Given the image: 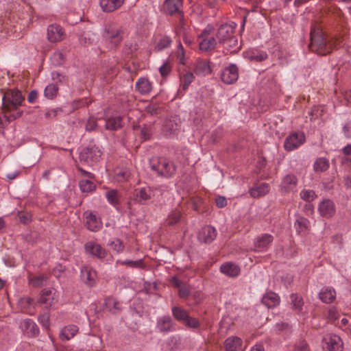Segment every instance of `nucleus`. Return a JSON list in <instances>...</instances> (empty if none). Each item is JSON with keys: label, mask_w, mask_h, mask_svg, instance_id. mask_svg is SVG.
<instances>
[{"label": "nucleus", "mask_w": 351, "mask_h": 351, "mask_svg": "<svg viewBox=\"0 0 351 351\" xmlns=\"http://www.w3.org/2000/svg\"><path fill=\"white\" fill-rule=\"evenodd\" d=\"M124 0H101L100 6L105 12H112L119 8Z\"/></svg>", "instance_id": "16"}, {"label": "nucleus", "mask_w": 351, "mask_h": 351, "mask_svg": "<svg viewBox=\"0 0 351 351\" xmlns=\"http://www.w3.org/2000/svg\"><path fill=\"white\" fill-rule=\"evenodd\" d=\"M270 190L269 185L267 183H262L258 186L252 187L250 190V195L254 198H258L267 195Z\"/></svg>", "instance_id": "20"}, {"label": "nucleus", "mask_w": 351, "mask_h": 351, "mask_svg": "<svg viewBox=\"0 0 351 351\" xmlns=\"http://www.w3.org/2000/svg\"><path fill=\"white\" fill-rule=\"evenodd\" d=\"M171 43V38L167 36H162L158 43H157L156 48L157 50L160 51L164 49L165 48H167L170 45Z\"/></svg>", "instance_id": "41"}, {"label": "nucleus", "mask_w": 351, "mask_h": 351, "mask_svg": "<svg viewBox=\"0 0 351 351\" xmlns=\"http://www.w3.org/2000/svg\"><path fill=\"white\" fill-rule=\"evenodd\" d=\"M23 327L24 330L27 331L29 330V328L34 327V322L29 319H26L23 322Z\"/></svg>", "instance_id": "63"}, {"label": "nucleus", "mask_w": 351, "mask_h": 351, "mask_svg": "<svg viewBox=\"0 0 351 351\" xmlns=\"http://www.w3.org/2000/svg\"><path fill=\"white\" fill-rule=\"evenodd\" d=\"M323 346L325 351H342L343 342L341 338L336 335H328L324 337Z\"/></svg>", "instance_id": "6"}, {"label": "nucleus", "mask_w": 351, "mask_h": 351, "mask_svg": "<svg viewBox=\"0 0 351 351\" xmlns=\"http://www.w3.org/2000/svg\"><path fill=\"white\" fill-rule=\"evenodd\" d=\"M24 97L19 90H9L6 91L2 99V110L4 112L16 110L21 106Z\"/></svg>", "instance_id": "2"}, {"label": "nucleus", "mask_w": 351, "mask_h": 351, "mask_svg": "<svg viewBox=\"0 0 351 351\" xmlns=\"http://www.w3.org/2000/svg\"><path fill=\"white\" fill-rule=\"evenodd\" d=\"M51 295V290L49 289H45L42 291L39 302L41 304H48L50 300V295Z\"/></svg>", "instance_id": "44"}, {"label": "nucleus", "mask_w": 351, "mask_h": 351, "mask_svg": "<svg viewBox=\"0 0 351 351\" xmlns=\"http://www.w3.org/2000/svg\"><path fill=\"white\" fill-rule=\"evenodd\" d=\"M319 211L322 217H331L335 213V205L331 200L324 199L319 206Z\"/></svg>", "instance_id": "15"}, {"label": "nucleus", "mask_w": 351, "mask_h": 351, "mask_svg": "<svg viewBox=\"0 0 351 351\" xmlns=\"http://www.w3.org/2000/svg\"><path fill=\"white\" fill-rule=\"evenodd\" d=\"M156 326L161 332H169L173 327L172 319L169 316H163L158 319Z\"/></svg>", "instance_id": "24"}, {"label": "nucleus", "mask_w": 351, "mask_h": 351, "mask_svg": "<svg viewBox=\"0 0 351 351\" xmlns=\"http://www.w3.org/2000/svg\"><path fill=\"white\" fill-rule=\"evenodd\" d=\"M97 127V123L96 119L90 117L86 125V130L90 132L95 130Z\"/></svg>", "instance_id": "53"}, {"label": "nucleus", "mask_w": 351, "mask_h": 351, "mask_svg": "<svg viewBox=\"0 0 351 351\" xmlns=\"http://www.w3.org/2000/svg\"><path fill=\"white\" fill-rule=\"evenodd\" d=\"M141 138L144 140H147L152 135V129L150 127L145 125L141 130Z\"/></svg>", "instance_id": "54"}, {"label": "nucleus", "mask_w": 351, "mask_h": 351, "mask_svg": "<svg viewBox=\"0 0 351 351\" xmlns=\"http://www.w3.org/2000/svg\"><path fill=\"white\" fill-rule=\"evenodd\" d=\"M274 237L269 234H265L256 239L254 247L258 250L265 249L273 241Z\"/></svg>", "instance_id": "27"}, {"label": "nucleus", "mask_w": 351, "mask_h": 351, "mask_svg": "<svg viewBox=\"0 0 351 351\" xmlns=\"http://www.w3.org/2000/svg\"><path fill=\"white\" fill-rule=\"evenodd\" d=\"M329 167L328 160L326 158H319L314 163V170L316 172H323Z\"/></svg>", "instance_id": "34"}, {"label": "nucleus", "mask_w": 351, "mask_h": 351, "mask_svg": "<svg viewBox=\"0 0 351 351\" xmlns=\"http://www.w3.org/2000/svg\"><path fill=\"white\" fill-rule=\"evenodd\" d=\"M177 125L171 120H167L165 121L164 125V128L166 131L171 133L173 131L176 130L177 128Z\"/></svg>", "instance_id": "56"}, {"label": "nucleus", "mask_w": 351, "mask_h": 351, "mask_svg": "<svg viewBox=\"0 0 351 351\" xmlns=\"http://www.w3.org/2000/svg\"><path fill=\"white\" fill-rule=\"evenodd\" d=\"M38 97V92L35 90L30 91L27 96V100L29 103H33Z\"/></svg>", "instance_id": "62"}, {"label": "nucleus", "mask_w": 351, "mask_h": 351, "mask_svg": "<svg viewBox=\"0 0 351 351\" xmlns=\"http://www.w3.org/2000/svg\"><path fill=\"white\" fill-rule=\"evenodd\" d=\"M101 156V152L95 145L87 147L80 154V160L89 165L99 161Z\"/></svg>", "instance_id": "5"}, {"label": "nucleus", "mask_w": 351, "mask_h": 351, "mask_svg": "<svg viewBox=\"0 0 351 351\" xmlns=\"http://www.w3.org/2000/svg\"><path fill=\"white\" fill-rule=\"evenodd\" d=\"M184 323L186 326L193 328H197L200 326L199 320L196 318L191 317L189 315H188V318L184 320Z\"/></svg>", "instance_id": "47"}, {"label": "nucleus", "mask_w": 351, "mask_h": 351, "mask_svg": "<svg viewBox=\"0 0 351 351\" xmlns=\"http://www.w3.org/2000/svg\"><path fill=\"white\" fill-rule=\"evenodd\" d=\"M221 271L229 276L235 277L240 273V268L234 263H226L221 266Z\"/></svg>", "instance_id": "28"}, {"label": "nucleus", "mask_w": 351, "mask_h": 351, "mask_svg": "<svg viewBox=\"0 0 351 351\" xmlns=\"http://www.w3.org/2000/svg\"><path fill=\"white\" fill-rule=\"evenodd\" d=\"M78 332V327L75 325L65 326L60 332V339L69 340L73 338Z\"/></svg>", "instance_id": "31"}, {"label": "nucleus", "mask_w": 351, "mask_h": 351, "mask_svg": "<svg viewBox=\"0 0 351 351\" xmlns=\"http://www.w3.org/2000/svg\"><path fill=\"white\" fill-rule=\"evenodd\" d=\"M182 217V213L179 210H173L166 219V224L169 226H172L177 224Z\"/></svg>", "instance_id": "32"}, {"label": "nucleus", "mask_w": 351, "mask_h": 351, "mask_svg": "<svg viewBox=\"0 0 351 351\" xmlns=\"http://www.w3.org/2000/svg\"><path fill=\"white\" fill-rule=\"evenodd\" d=\"M304 141L303 133H293L286 138L284 146L286 150L291 151L301 145Z\"/></svg>", "instance_id": "9"}, {"label": "nucleus", "mask_w": 351, "mask_h": 351, "mask_svg": "<svg viewBox=\"0 0 351 351\" xmlns=\"http://www.w3.org/2000/svg\"><path fill=\"white\" fill-rule=\"evenodd\" d=\"M106 197L108 202L113 206H117L119 204V195L117 190H110L106 193Z\"/></svg>", "instance_id": "38"}, {"label": "nucleus", "mask_w": 351, "mask_h": 351, "mask_svg": "<svg viewBox=\"0 0 351 351\" xmlns=\"http://www.w3.org/2000/svg\"><path fill=\"white\" fill-rule=\"evenodd\" d=\"M20 222L26 224L31 221V217L29 215H26L24 213H20L19 215Z\"/></svg>", "instance_id": "60"}, {"label": "nucleus", "mask_w": 351, "mask_h": 351, "mask_svg": "<svg viewBox=\"0 0 351 351\" xmlns=\"http://www.w3.org/2000/svg\"><path fill=\"white\" fill-rule=\"evenodd\" d=\"M171 69L170 63L167 61L159 68V71L162 77H166L171 72Z\"/></svg>", "instance_id": "50"}, {"label": "nucleus", "mask_w": 351, "mask_h": 351, "mask_svg": "<svg viewBox=\"0 0 351 351\" xmlns=\"http://www.w3.org/2000/svg\"><path fill=\"white\" fill-rule=\"evenodd\" d=\"M239 77V69L238 67L232 64L228 67H226L221 75V80L227 84H232L235 82Z\"/></svg>", "instance_id": "8"}, {"label": "nucleus", "mask_w": 351, "mask_h": 351, "mask_svg": "<svg viewBox=\"0 0 351 351\" xmlns=\"http://www.w3.org/2000/svg\"><path fill=\"white\" fill-rule=\"evenodd\" d=\"M293 351H309L307 343L304 340H300L295 344Z\"/></svg>", "instance_id": "49"}, {"label": "nucleus", "mask_w": 351, "mask_h": 351, "mask_svg": "<svg viewBox=\"0 0 351 351\" xmlns=\"http://www.w3.org/2000/svg\"><path fill=\"white\" fill-rule=\"evenodd\" d=\"M104 306L108 312L112 314H117L122 309L120 302L113 296L106 298Z\"/></svg>", "instance_id": "14"}, {"label": "nucleus", "mask_w": 351, "mask_h": 351, "mask_svg": "<svg viewBox=\"0 0 351 351\" xmlns=\"http://www.w3.org/2000/svg\"><path fill=\"white\" fill-rule=\"evenodd\" d=\"M328 317L330 319L336 320L339 317L338 312L335 308H330Z\"/></svg>", "instance_id": "61"}, {"label": "nucleus", "mask_w": 351, "mask_h": 351, "mask_svg": "<svg viewBox=\"0 0 351 351\" xmlns=\"http://www.w3.org/2000/svg\"><path fill=\"white\" fill-rule=\"evenodd\" d=\"M136 197L139 202L142 201H147L151 198V191L149 189H146L145 188L141 189L136 193Z\"/></svg>", "instance_id": "39"}, {"label": "nucleus", "mask_w": 351, "mask_h": 351, "mask_svg": "<svg viewBox=\"0 0 351 351\" xmlns=\"http://www.w3.org/2000/svg\"><path fill=\"white\" fill-rule=\"evenodd\" d=\"M182 6V0H165L164 3V11L165 13L173 15L179 14L181 18L183 17L181 8Z\"/></svg>", "instance_id": "11"}, {"label": "nucleus", "mask_w": 351, "mask_h": 351, "mask_svg": "<svg viewBox=\"0 0 351 351\" xmlns=\"http://www.w3.org/2000/svg\"><path fill=\"white\" fill-rule=\"evenodd\" d=\"M209 61L207 60H197L194 73L198 75H206L211 72Z\"/></svg>", "instance_id": "21"}, {"label": "nucleus", "mask_w": 351, "mask_h": 351, "mask_svg": "<svg viewBox=\"0 0 351 351\" xmlns=\"http://www.w3.org/2000/svg\"><path fill=\"white\" fill-rule=\"evenodd\" d=\"M145 111L151 115H155L159 114L161 112V109L158 104H150L146 107Z\"/></svg>", "instance_id": "43"}, {"label": "nucleus", "mask_w": 351, "mask_h": 351, "mask_svg": "<svg viewBox=\"0 0 351 351\" xmlns=\"http://www.w3.org/2000/svg\"><path fill=\"white\" fill-rule=\"evenodd\" d=\"M215 203L217 207L223 208L227 204V200L224 197L219 196L215 199Z\"/></svg>", "instance_id": "58"}, {"label": "nucleus", "mask_w": 351, "mask_h": 351, "mask_svg": "<svg viewBox=\"0 0 351 351\" xmlns=\"http://www.w3.org/2000/svg\"><path fill=\"white\" fill-rule=\"evenodd\" d=\"M301 198L306 202H312L316 197V194L313 190H303L301 193Z\"/></svg>", "instance_id": "42"}, {"label": "nucleus", "mask_w": 351, "mask_h": 351, "mask_svg": "<svg viewBox=\"0 0 351 351\" xmlns=\"http://www.w3.org/2000/svg\"><path fill=\"white\" fill-rule=\"evenodd\" d=\"M122 119L120 117H112L106 121V127L108 130H116L121 127Z\"/></svg>", "instance_id": "35"}, {"label": "nucleus", "mask_w": 351, "mask_h": 351, "mask_svg": "<svg viewBox=\"0 0 351 351\" xmlns=\"http://www.w3.org/2000/svg\"><path fill=\"white\" fill-rule=\"evenodd\" d=\"M291 298L293 308L296 310L300 311L304 304L302 297L296 293H294L291 295Z\"/></svg>", "instance_id": "40"}, {"label": "nucleus", "mask_w": 351, "mask_h": 351, "mask_svg": "<svg viewBox=\"0 0 351 351\" xmlns=\"http://www.w3.org/2000/svg\"><path fill=\"white\" fill-rule=\"evenodd\" d=\"M123 29L112 25L105 27L104 35L105 38L111 45L112 48L117 47L123 40Z\"/></svg>", "instance_id": "3"}, {"label": "nucleus", "mask_w": 351, "mask_h": 351, "mask_svg": "<svg viewBox=\"0 0 351 351\" xmlns=\"http://www.w3.org/2000/svg\"><path fill=\"white\" fill-rule=\"evenodd\" d=\"M86 252L99 258H104L106 256V251L100 245L93 242H88L85 244Z\"/></svg>", "instance_id": "13"}, {"label": "nucleus", "mask_w": 351, "mask_h": 351, "mask_svg": "<svg viewBox=\"0 0 351 351\" xmlns=\"http://www.w3.org/2000/svg\"><path fill=\"white\" fill-rule=\"evenodd\" d=\"M268 56L266 53H261L258 55H256L253 57V59L257 62H262L264 61L267 58Z\"/></svg>", "instance_id": "64"}, {"label": "nucleus", "mask_w": 351, "mask_h": 351, "mask_svg": "<svg viewBox=\"0 0 351 351\" xmlns=\"http://www.w3.org/2000/svg\"><path fill=\"white\" fill-rule=\"evenodd\" d=\"M242 340L238 337H230L224 341V346L226 351H237L241 346Z\"/></svg>", "instance_id": "25"}, {"label": "nucleus", "mask_w": 351, "mask_h": 351, "mask_svg": "<svg viewBox=\"0 0 351 351\" xmlns=\"http://www.w3.org/2000/svg\"><path fill=\"white\" fill-rule=\"evenodd\" d=\"M39 320L42 325L46 328L48 329L49 328V313L46 312L42 314L39 317Z\"/></svg>", "instance_id": "52"}, {"label": "nucleus", "mask_w": 351, "mask_h": 351, "mask_svg": "<svg viewBox=\"0 0 351 351\" xmlns=\"http://www.w3.org/2000/svg\"><path fill=\"white\" fill-rule=\"evenodd\" d=\"M298 179L295 176L292 174L287 175L282 182V189L285 192L293 191L297 185Z\"/></svg>", "instance_id": "23"}, {"label": "nucleus", "mask_w": 351, "mask_h": 351, "mask_svg": "<svg viewBox=\"0 0 351 351\" xmlns=\"http://www.w3.org/2000/svg\"><path fill=\"white\" fill-rule=\"evenodd\" d=\"M176 56L177 58L179 60V63L181 64H184V56H185V51L183 48L182 45L180 43L177 47V52H176Z\"/></svg>", "instance_id": "46"}, {"label": "nucleus", "mask_w": 351, "mask_h": 351, "mask_svg": "<svg viewBox=\"0 0 351 351\" xmlns=\"http://www.w3.org/2000/svg\"><path fill=\"white\" fill-rule=\"evenodd\" d=\"M86 226L91 231H97L101 225V221L92 212H85Z\"/></svg>", "instance_id": "18"}, {"label": "nucleus", "mask_w": 351, "mask_h": 351, "mask_svg": "<svg viewBox=\"0 0 351 351\" xmlns=\"http://www.w3.org/2000/svg\"><path fill=\"white\" fill-rule=\"evenodd\" d=\"M199 43V47L201 51H208L213 50L216 46V40L214 37L201 38Z\"/></svg>", "instance_id": "30"}, {"label": "nucleus", "mask_w": 351, "mask_h": 351, "mask_svg": "<svg viewBox=\"0 0 351 351\" xmlns=\"http://www.w3.org/2000/svg\"><path fill=\"white\" fill-rule=\"evenodd\" d=\"M152 170L156 171L160 176L169 178L176 171V167L173 162L167 161L165 158H159L156 163L151 165Z\"/></svg>", "instance_id": "4"}, {"label": "nucleus", "mask_w": 351, "mask_h": 351, "mask_svg": "<svg viewBox=\"0 0 351 351\" xmlns=\"http://www.w3.org/2000/svg\"><path fill=\"white\" fill-rule=\"evenodd\" d=\"M81 276L84 282L88 286H93L95 283L96 271L88 267H84L81 270Z\"/></svg>", "instance_id": "19"}, {"label": "nucleus", "mask_w": 351, "mask_h": 351, "mask_svg": "<svg viewBox=\"0 0 351 351\" xmlns=\"http://www.w3.org/2000/svg\"><path fill=\"white\" fill-rule=\"evenodd\" d=\"M194 76L193 73L191 72H187L184 76H183V89L186 90L189 84L193 81Z\"/></svg>", "instance_id": "48"}, {"label": "nucleus", "mask_w": 351, "mask_h": 351, "mask_svg": "<svg viewBox=\"0 0 351 351\" xmlns=\"http://www.w3.org/2000/svg\"><path fill=\"white\" fill-rule=\"evenodd\" d=\"M47 280V277L45 275H41L33 278L31 280L32 285L35 287H40L43 285V282Z\"/></svg>", "instance_id": "45"}, {"label": "nucleus", "mask_w": 351, "mask_h": 351, "mask_svg": "<svg viewBox=\"0 0 351 351\" xmlns=\"http://www.w3.org/2000/svg\"><path fill=\"white\" fill-rule=\"evenodd\" d=\"M236 24H223L221 25L217 32V38L220 44H223L229 38L234 36Z\"/></svg>", "instance_id": "7"}, {"label": "nucleus", "mask_w": 351, "mask_h": 351, "mask_svg": "<svg viewBox=\"0 0 351 351\" xmlns=\"http://www.w3.org/2000/svg\"><path fill=\"white\" fill-rule=\"evenodd\" d=\"M223 48L229 51L230 53L237 52L240 49V45L238 42L237 36L229 38L226 42L222 44Z\"/></svg>", "instance_id": "26"}, {"label": "nucleus", "mask_w": 351, "mask_h": 351, "mask_svg": "<svg viewBox=\"0 0 351 351\" xmlns=\"http://www.w3.org/2000/svg\"><path fill=\"white\" fill-rule=\"evenodd\" d=\"M170 282L172 284L173 287L177 288L178 289L182 287V285H184V282L180 280L176 276H173L170 279Z\"/></svg>", "instance_id": "59"}, {"label": "nucleus", "mask_w": 351, "mask_h": 351, "mask_svg": "<svg viewBox=\"0 0 351 351\" xmlns=\"http://www.w3.org/2000/svg\"><path fill=\"white\" fill-rule=\"evenodd\" d=\"M122 264L132 267H140L143 266V263L141 261H125L122 263Z\"/></svg>", "instance_id": "57"}, {"label": "nucleus", "mask_w": 351, "mask_h": 351, "mask_svg": "<svg viewBox=\"0 0 351 351\" xmlns=\"http://www.w3.org/2000/svg\"><path fill=\"white\" fill-rule=\"evenodd\" d=\"M172 314L174 318L179 322H184L189 315L184 309L179 306L172 308Z\"/></svg>", "instance_id": "33"}, {"label": "nucleus", "mask_w": 351, "mask_h": 351, "mask_svg": "<svg viewBox=\"0 0 351 351\" xmlns=\"http://www.w3.org/2000/svg\"><path fill=\"white\" fill-rule=\"evenodd\" d=\"M136 89L141 95H145L151 92L152 86L147 78L141 77L136 83Z\"/></svg>", "instance_id": "22"}, {"label": "nucleus", "mask_w": 351, "mask_h": 351, "mask_svg": "<svg viewBox=\"0 0 351 351\" xmlns=\"http://www.w3.org/2000/svg\"><path fill=\"white\" fill-rule=\"evenodd\" d=\"M64 36V31L59 25H51L47 28V38L50 42L61 41Z\"/></svg>", "instance_id": "10"}, {"label": "nucleus", "mask_w": 351, "mask_h": 351, "mask_svg": "<svg viewBox=\"0 0 351 351\" xmlns=\"http://www.w3.org/2000/svg\"><path fill=\"white\" fill-rule=\"evenodd\" d=\"M110 245L117 252L123 251L124 247L122 242L119 239H117L116 241L111 242Z\"/></svg>", "instance_id": "55"}, {"label": "nucleus", "mask_w": 351, "mask_h": 351, "mask_svg": "<svg viewBox=\"0 0 351 351\" xmlns=\"http://www.w3.org/2000/svg\"><path fill=\"white\" fill-rule=\"evenodd\" d=\"M335 291L329 287L323 288L319 293V298L325 303L330 304L335 300Z\"/></svg>", "instance_id": "29"}, {"label": "nucleus", "mask_w": 351, "mask_h": 351, "mask_svg": "<svg viewBox=\"0 0 351 351\" xmlns=\"http://www.w3.org/2000/svg\"><path fill=\"white\" fill-rule=\"evenodd\" d=\"M261 302L267 307L273 308L279 304L280 298L276 293L268 291L263 295Z\"/></svg>", "instance_id": "17"}, {"label": "nucleus", "mask_w": 351, "mask_h": 351, "mask_svg": "<svg viewBox=\"0 0 351 351\" xmlns=\"http://www.w3.org/2000/svg\"><path fill=\"white\" fill-rule=\"evenodd\" d=\"M58 89V86L56 84H49L45 89V96L49 99H53L54 97L57 96Z\"/></svg>", "instance_id": "37"}, {"label": "nucleus", "mask_w": 351, "mask_h": 351, "mask_svg": "<svg viewBox=\"0 0 351 351\" xmlns=\"http://www.w3.org/2000/svg\"><path fill=\"white\" fill-rule=\"evenodd\" d=\"M335 47V41L327 38L318 24L313 23L310 32L309 50L319 55L325 56L330 53Z\"/></svg>", "instance_id": "1"}, {"label": "nucleus", "mask_w": 351, "mask_h": 351, "mask_svg": "<svg viewBox=\"0 0 351 351\" xmlns=\"http://www.w3.org/2000/svg\"><path fill=\"white\" fill-rule=\"evenodd\" d=\"M189 294V288L186 284L184 283V285H182V287L178 289V295L181 298H187Z\"/></svg>", "instance_id": "51"}, {"label": "nucleus", "mask_w": 351, "mask_h": 351, "mask_svg": "<svg viewBox=\"0 0 351 351\" xmlns=\"http://www.w3.org/2000/svg\"><path fill=\"white\" fill-rule=\"evenodd\" d=\"M79 186L83 193H90L95 190L96 185L89 180H82L80 182Z\"/></svg>", "instance_id": "36"}, {"label": "nucleus", "mask_w": 351, "mask_h": 351, "mask_svg": "<svg viewBox=\"0 0 351 351\" xmlns=\"http://www.w3.org/2000/svg\"><path fill=\"white\" fill-rule=\"evenodd\" d=\"M217 232L215 228L206 226L202 228L198 234V239L204 243H210L216 237Z\"/></svg>", "instance_id": "12"}]
</instances>
